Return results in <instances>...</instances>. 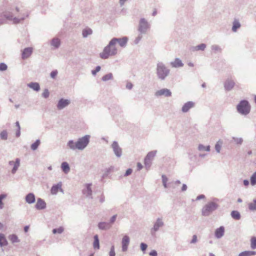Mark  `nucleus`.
I'll use <instances>...</instances> for the list:
<instances>
[{"mask_svg":"<svg viewBox=\"0 0 256 256\" xmlns=\"http://www.w3.org/2000/svg\"><path fill=\"white\" fill-rule=\"evenodd\" d=\"M241 26V24L238 19H234L232 22V31L236 32Z\"/></svg>","mask_w":256,"mask_h":256,"instance_id":"cd10ccee","label":"nucleus"},{"mask_svg":"<svg viewBox=\"0 0 256 256\" xmlns=\"http://www.w3.org/2000/svg\"><path fill=\"white\" fill-rule=\"evenodd\" d=\"M98 227L100 230H106L110 228L111 225L108 222H100L98 223Z\"/></svg>","mask_w":256,"mask_h":256,"instance_id":"aec40b11","label":"nucleus"},{"mask_svg":"<svg viewBox=\"0 0 256 256\" xmlns=\"http://www.w3.org/2000/svg\"><path fill=\"white\" fill-rule=\"evenodd\" d=\"M8 196V194L6 193H2L0 194V210H2L4 207V204L2 200L6 198Z\"/></svg>","mask_w":256,"mask_h":256,"instance_id":"e433bc0d","label":"nucleus"},{"mask_svg":"<svg viewBox=\"0 0 256 256\" xmlns=\"http://www.w3.org/2000/svg\"><path fill=\"white\" fill-rule=\"evenodd\" d=\"M8 244V242L4 235L3 234H0V246H6Z\"/></svg>","mask_w":256,"mask_h":256,"instance_id":"7c9ffc66","label":"nucleus"},{"mask_svg":"<svg viewBox=\"0 0 256 256\" xmlns=\"http://www.w3.org/2000/svg\"><path fill=\"white\" fill-rule=\"evenodd\" d=\"M137 167H138V170H140L142 168L143 166L140 162H138L137 164Z\"/></svg>","mask_w":256,"mask_h":256,"instance_id":"774afa93","label":"nucleus"},{"mask_svg":"<svg viewBox=\"0 0 256 256\" xmlns=\"http://www.w3.org/2000/svg\"><path fill=\"white\" fill-rule=\"evenodd\" d=\"M224 226H220V227L217 228L214 233L215 236L217 238H221L224 234Z\"/></svg>","mask_w":256,"mask_h":256,"instance_id":"393cba45","label":"nucleus"},{"mask_svg":"<svg viewBox=\"0 0 256 256\" xmlns=\"http://www.w3.org/2000/svg\"><path fill=\"white\" fill-rule=\"evenodd\" d=\"M150 28V24L144 18H140L139 20L138 28V32L142 34H146V32Z\"/></svg>","mask_w":256,"mask_h":256,"instance_id":"0eeeda50","label":"nucleus"},{"mask_svg":"<svg viewBox=\"0 0 256 256\" xmlns=\"http://www.w3.org/2000/svg\"><path fill=\"white\" fill-rule=\"evenodd\" d=\"M250 181V184H252V186L256 185V171L254 172L252 175Z\"/></svg>","mask_w":256,"mask_h":256,"instance_id":"37998d69","label":"nucleus"},{"mask_svg":"<svg viewBox=\"0 0 256 256\" xmlns=\"http://www.w3.org/2000/svg\"><path fill=\"white\" fill-rule=\"evenodd\" d=\"M162 184H163L165 188H166L168 187L167 182L168 181V178H167L166 176L164 174L162 175Z\"/></svg>","mask_w":256,"mask_h":256,"instance_id":"c03bdc74","label":"nucleus"},{"mask_svg":"<svg viewBox=\"0 0 256 256\" xmlns=\"http://www.w3.org/2000/svg\"><path fill=\"white\" fill-rule=\"evenodd\" d=\"M231 216L234 220H239L240 218V214L236 210H233L230 214Z\"/></svg>","mask_w":256,"mask_h":256,"instance_id":"473e14b6","label":"nucleus"},{"mask_svg":"<svg viewBox=\"0 0 256 256\" xmlns=\"http://www.w3.org/2000/svg\"><path fill=\"white\" fill-rule=\"evenodd\" d=\"M197 242V236L196 235H193L192 239L190 240V244H195Z\"/></svg>","mask_w":256,"mask_h":256,"instance_id":"052dcab7","label":"nucleus"},{"mask_svg":"<svg viewBox=\"0 0 256 256\" xmlns=\"http://www.w3.org/2000/svg\"><path fill=\"white\" fill-rule=\"evenodd\" d=\"M64 232V228L62 227H59L58 228H54L52 230V232L54 234H60Z\"/></svg>","mask_w":256,"mask_h":256,"instance_id":"de8ad7c7","label":"nucleus"},{"mask_svg":"<svg viewBox=\"0 0 256 256\" xmlns=\"http://www.w3.org/2000/svg\"><path fill=\"white\" fill-rule=\"evenodd\" d=\"M232 138L234 140V142L237 144H241L243 141L242 138H241L233 137Z\"/></svg>","mask_w":256,"mask_h":256,"instance_id":"8fccbe9b","label":"nucleus"},{"mask_svg":"<svg viewBox=\"0 0 256 256\" xmlns=\"http://www.w3.org/2000/svg\"><path fill=\"white\" fill-rule=\"evenodd\" d=\"M222 140H220L217 142L215 145V150L218 153H220V149L222 148Z\"/></svg>","mask_w":256,"mask_h":256,"instance_id":"ea45409f","label":"nucleus"},{"mask_svg":"<svg viewBox=\"0 0 256 256\" xmlns=\"http://www.w3.org/2000/svg\"><path fill=\"white\" fill-rule=\"evenodd\" d=\"M206 198V196L204 194H200L196 198V200H199L202 199H204Z\"/></svg>","mask_w":256,"mask_h":256,"instance_id":"0e129e2a","label":"nucleus"},{"mask_svg":"<svg viewBox=\"0 0 256 256\" xmlns=\"http://www.w3.org/2000/svg\"><path fill=\"white\" fill-rule=\"evenodd\" d=\"M8 66L4 62L0 63V71H5L8 69Z\"/></svg>","mask_w":256,"mask_h":256,"instance_id":"3c124183","label":"nucleus"},{"mask_svg":"<svg viewBox=\"0 0 256 256\" xmlns=\"http://www.w3.org/2000/svg\"><path fill=\"white\" fill-rule=\"evenodd\" d=\"M93 248L94 250L100 249V240L97 234L94 236Z\"/></svg>","mask_w":256,"mask_h":256,"instance_id":"c85d7f7f","label":"nucleus"},{"mask_svg":"<svg viewBox=\"0 0 256 256\" xmlns=\"http://www.w3.org/2000/svg\"><path fill=\"white\" fill-rule=\"evenodd\" d=\"M113 78L112 74L111 72H109L103 76L102 80L104 82H106L109 80H112Z\"/></svg>","mask_w":256,"mask_h":256,"instance_id":"58836bf2","label":"nucleus"},{"mask_svg":"<svg viewBox=\"0 0 256 256\" xmlns=\"http://www.w3.org/2000/svg\"><path fill=\"white\" fill-rule=\"evenodd\" d=\"M50 92L48 89L45 88L42 93V96L44 98H48Z\"/></svg>","mask_w":256,"mask_h":256,"instance_id":"09e8293b","label":"nucleus"},{"mask_svg":"<svg viewBox=\"0 0 256 256\" xmlns=\"http://www.w3.org/2000/svg\"><path fill=\"white\" fill-rule=\"evenodd\" d=\"M248 208L250 210H256V199L253 200V202L248 204Z\"/></svg>","mask_w":256,"mask_h":256,"instance_id":"a19ab883","label":"nucleus"},{"mask_svg":"<svg viewBox=\"0 0 256 256\" xmlns=\"http://www.w3.org/2000/svg\"><path fill=\"white\" fill-rule=\"evenodd\" d=\"M236 83L231 79H227L224 83V88L226 90L229 91L232 90L234 87Z\"/></svg>","mask_w":256,"mask_h":256,"instance_id":"f3484780","label":"nucleus"},{"mask_svg":"<svg viewBox=\"0 0 256 256\" xmlns=\"http://www.w3.org/2000/svg\"><path fill=\"white\" fill-rule=\"evenodd\" d=\"M133 87V84L130 82H128L126 83V88L128 89V90H131Z\"/></svg>","mask_w":256,"mask_h":256,"instance_id":"680f3d73","label":"nucleus"},{"mask_svg":"<svg viewBox=\"0 0 256 256\" xmlns=\"http://www.w3.org/2000/svg\"><path fill=\"white\" fill-rule=\"evenodd\" d=\"M142 37V34H140V33H139L138 36L136 38V39L134 40V44H138L140 42Z\"/></svg>","mask_w":256,"mask_h":256,"instance_id":"864d4df0","label":"nucleus"},{"mask_svg":"<svg viewBox=\"0 0 256 256\" xmlns=\"http://www.w3.org/2000/svg\"><path fill=\"white\" fill-rule=\"evenodd\" d=\"M61 168L65 174H68L70 170V166L66 162H63L62 163Z\"/></svg>","mask_w":256,"mask_h":256,"instance_id":"c756f323","label":"nucleus"},{"mask_svg":"<svg viewBox=\"0 0 256 256\" xmlns=\"http://www.w3.org/2000/svg\"><path fill=\"white\" fill-rule=\"evenodd\" d=\"M9 164L10 166H13V168L11 170V172L12 174H14L18 170V167L20 166V159L19 158H16V159L15 162L10 161L9 162Z\"/></svg>","mask_w":256,"mask_h":256,"instance_id":"4468645a","label":"nucleus"},{"mask_svg":"<svg viewBox=\"0 0 256 256\" xmlns=\"http://www.w3.org/2000/svg\"><path fill=\"white\" fill-rule=\"evenodd\" d=\"M148 248V245L146 243H141L140 244V248L144 253L146 250Z\"/></svg>","mask_w":256,"mask_h":256,"instance_id":"603ef678","label":"nucleus"},{"mask_svg":"<svg viewBox=\"0 0 256 256\" xmlns=\"http://www.w3.org/2000/svg\"><path fill=\"white\" fill-rule=\"evenodd\" d=\"M116 217L117 214H114L110 218L109 222H110V224L112 225V224L116 220Z\"/></svg>","mask_w":256,"mask_h":256,"instance_id":"13d9d810","label":"nucleus"},{"mask_svg":"<svg viewBox=\"0 0 256 256\" xmlns=\"http://www.w3.org/2000/svg\"><path fill=\"white\" fill-rule=\"evenodd\" d=\"M154 96L157 98L161 96L170 97L172 96V91L168 88H163L156 90L155 92Z\"/></svg>","mask_w":256,"mask_h":256,"instance_id":"9b49d317","label":"nucleus"},{"mask_svg":"<svg viewBox=\"0 0 256 256\" xmlns=\"http://www.w3.org/2000/svg\"><path fill=\"white\" fill-rule=\"evenodd\" d=\"M58 71L57 70H54L52 71L50 73V78L53 79H54L56 78V76L58 75Z\"/></svg>","mask_w":256,"mask_h":256,"instance_id":"5fc2aeb1","label":"nucleus"},{"mask_svg":"<svg viewBox=\"0 0 256 256\" xmlns=\"http://www.w3.org/2000/svg\"><path fill=\"white\" fill-rule=\"evenodd\" d=\"M206 48V45L204 44V43H202L201 44L196 46H192L190 48V50L192 52L195 51H198V50H202L204 51V49Z\"/></svg>","mask_w":256,"mask_h":256,"instance_id":"bb28decb","label":"nucleus"},{"mask_svg":"<svg viewBox=\"0 0 256 256\" xmlns=\"http://www.w3.org/2000/svg\"><path fill=\"white\" fill-rule=\"evenodd\" d=\"M90 138V136L86 134L78 138L76 142H74V140H70L68 142L67 146L72 150H76V149L83 150L88 146Z\"/></svg>","mask_w":256,"mask_h":256,"instance_id":"f03ea898","label":"nucleus"},{"mask_svg":"<svg viewBox=\"0 0 256 256\" xmlns=\"http://www.w3.org/2000/svg\"><path fill=\"white\" fill-rule=\"evenodd\" d=\"M251 248L254 250L256 248V237L253 236L251 238Z\"/></svg>","mask_w":256,"mask_h":256,"instance_id":"49530a36","label":"nucleus"},{"mask_svg":"<svg viewBox=\"0 0 256 256\" xmlns=\"http://www.w3.org/2000/svg\"><path fill=\"white\" fill-rule=\"evenodd\" d=\"M60 44V41L58 38H54L50 41V46L53 47L52 48L53 50L58 48Z\"/></svg>","mask_w":256,"mask_h":256,"instance_id":"5701e85b","label":"nucleus"},{"mask_svg":"<svg viewBox=\"0 0 256 256\" xmlns=\"http://www.w3.org/2000/svg\"><path fill=\"white\" fill-rule=\"evenodd\" d=\"M21 16H14V14L10 12H6L3 13V16L8 20H11L14 24H18L24 21L26 18L28 16V13L20 14Z\"/></svg>","mask_w":256,"mask_h":256,"instance_id":"20e7f679","label":"nucleus"},{"mask_svg":"<svg viewBox=\"0 0 256 256\" xmlns=\"http://www.w3.org/2000/svg\"><path fill=\"white\" fill-rule=\"evenodd\" d=\"M198 150L200 151H206L209 152L210 150V146H203V144H200L198 146Z\"/></svg>","mask_w":256,"mask_h":256,"instance_id":"79ce46f5","label":"nucleus"},{"mask_svg":"<svg viewBox=\"0 0 256 256\" xmlns=\"http://www.w3.org/2000/svg\"><path fill=\"white\" fill-rule=\"evenodd\" d=\"M113 169L112 166H110L108 168H106V172L108 174Z\"/></svg>","mask_w":256,"mask_h":256,"instance_id":"338daca9","label":"nucleus"},{"mask_svg":"<svg viewBox=\"0 0 256 256\" xmlns=\"http://www.w3.org/2000/svg\"><path fill=\"white\" fill-rule=\"evenodd\" d=\"M40 140H39V139L36 140L34 143L32 144V145L30 146V148L32 150H36L38 149V148L40 146Z\"/></svg>","mask_w":256,"mask_h":256,"instance_id":"4c0bfd02","label":"nucleus"},{"mask_svg":"<svg viewBox=\"0 0 256 256\" xmlns=\"http://www.w3.org/2000/svg\"><path fill=\"white\" fill-rule=\"evenodd\" d=\"M46 202L43 199L38 198L37 199L36 203L35 204V208L37 210H44V208H46Z\"/></svg>","mask_w":256,"mask_h":256,"instance_id":"a211bd4d","label":"nucleus"},{"mask_svg":"<svg viewBox=\"0 0 256 256\" xmlns=\"http://www.w3.org/2000/svg\"><path fill=\"white\" fill-rule=\"evenodd\" d=\"M170 65L172 68H178L182 67L184 64L180 58H176L173 62H170Z\"/></svg>","mask_w":256,"mask_h":256,"instance_id":"412c9836","label":"nucleus"},{"mask_svg":"<svg viewBox=\"0 0 256 256\" xmlns=\"http://www.w3.org/2000/svg\"><path fill=\"white\" fill-rule=\"evenodd\" d=\"M101 69V67L99 66H96L94 70H93L91 71V72H92V74L94 76Z\"/></svg>","mask_w":256,"mask_h":256,"instance_id":"6e6d98bb","label":"nucleus"},{"mask_svg":"<svg viewBox=\"0 0 256 256\" xmlns=\"http://www.w3.org/2000/svg\"><path fill=\"white\" fill-rule=\"evenodd\" d=\"M33 49L31 47L25 48L22 52V60H26L32 53Z\"/></svg>","mask_w":256,"mask_h":256,"instance_id":"dca6fc26","label":"nucleus"},{"mask_svg":"<svg viewBox=\"0 0 256 256\" xmlns=\"http://www.w3.org/2000/svg\"><path fill=\"white\" fill-rule=\"evenodd\" d=\"M170 70L162 62L156 64V76L158 80L164 81L170 74Z\"/></svg>","mask_w":256,"mask_h":256,"instance_id":"7ed1b4c3","label":"nucleus"},{"mask_svg":"<svg viewBox=\"0 0 256 256\" xmlns=\"http://www.w3.org/2000/svg\"><path fill=\"white\" fill-rule=\"evenodd\" d=\"M156 154V150L150 152L148 153L144 158V164L146 168L148 169L150 168L152 161Z\"/></svg>","mask_w":256,"mask_h":256,"instance_id":"6e6552de","label":"nucleus"},{"mask_svg":"<svg viewBox=\"0 0 256 256\" xmlns=\"http://www.w3.org/2000/svg\"><path fill=\"white\" fill-rule=\"evenodd\" d=\"M8 238L12 244H14V242H18L20 241L18 236L15 234L9 235Z\"/></svg>","mask_w":256,"mask_h":256,"instance_id":"c9c22d12","label":"nucleus"},{"mask_svg":"<svg viewBox=\"0 0 256 256\" xmlns=\"http://www.w3.org/2000/svg\"><path fill=\"white\" fill-rule=\"evenodd\" d=\"M128 38L126 36L122 38H113L108 43L103 51L100 54V56L102 60H106L110 56H115L118 53V49L116 47V44L122 48H124L127 44Z\"/></svg>","mask_w":256,"mask_h":256,"instance_id":"f257e3e1","label":"nucleus"},{"mask_svg":"<svg viewBox=\"0 0 256 256\" xmlns=\"http://www.w3.org/2000/svg\"><path fill=\"white\" fill-rule=\"evenodd\" d=\"M70 103V101L68 99H64L62 98L59 100L57 104V108L58 110H63L64 108L68 106Z\"/></svg>","mask_w":256,"mask_h":256,"instance_id":"f8f14e48","label":"nucleus"},{"mask_svg":"<svg viewBox=\"0 0 256 256\" xmlns=\"http://www.w3.org/2000/svg\"><path fill=\"white\" fill-rule=\"evenodd\" d=\"M92 184H86V188L82 190V193L87 198H92Z\"/></svg>","mask_w":256,"mask_h":256,"instance_id":"2eb2a0df","label":"nucleus"},{"mask_svg":"<svg viewBox=\"0 0 256 256\" xmlns=\"http://www.w3.org/2000/svg\"><path fill=\"white\" fill-rule=\"evenodd\" d=\"M250 105L247 100H240L236 106L238 113L242 116H246L250 112Z\"/></svg>","mask_w":256,"mask_h":256,"instance_id":"39448f33","label":"nucleus"},{"mask_svg":"<svg viewBox=\"0 0 256 256\" xmlns=\"http://www.w3.org/2000/svg\"><path fill=\"white\" fill-rule=\"evenodd\" d=\"M92 34V30L90 28H85L82 30V35L84 38H86Z\"/></svg>","mask_w":256,"mask_h":256,"instance_id":"72a5a7b5","label":"nucleus"},{"mask_svg":"<svg viewBox=\"0 0 256 256\" xmlns=\"http://www.w3.org/2000/svg\"><path fill=\"white\" fill-rule=\"evenodd\" d=\"M116 252L114 251V246H112L110 248V252H109V256H115Z\"/></svg>","mask_w":256,"mask_h":256,"instance_id":"4d7b16f0","label":"nucleus"},{"mask_svg":"<svg viewBox=\"0 0 256 256\" xmlns=\"http://www.w3.org/2000/svg\"><path fill=\"white\" fill-rule=\"evenodd\" d=\"M219 205L214 202H210L203 206L202 209V214L204 216H210L216 210Z\"/></svg>","mask_w":256,"mask_h":256,"instance_id":"423d86ee","label":"nucleus"},{"mask_svg":"<svg viewBox=\"0 0 256 256\" xmlns=\"http://www.w3.org/2000/svg\"><path fill=\"white\" fill-rule=\"evenodd\" d=\"M194 102L192 101H189L186 103H185L182 108V110L183 112L186 113L188 112L190 108L194 107Z\"/></svg>","mask_w":256,"mask_h":256,"instance_id":"6ab92c4d","label":"nucleus"},{"mask_svg":"<svg viewBox=\"0 0 256 256\" xmlns=\"http://www.w3.org/2000/svg\"><path fill=\"white\" fill-rule=\"evenodd\" d=\"M25 200L28 204H32L36 202V196L33 193H28L26 196Z\"/></svg>","mask_w":256,"mask_h":256,"instance_id":"b1692460","label":"nucleus"},{"mask_svg":"<svg viewBox=\"0 0 256 256\" xmlns=\"http://www.w3.org/2000/svg\"><path fill=\"white\" fill-rule=\"evenodd\" d=\"M61 182H59L56 184L53 185L50 189V193L53 195H55L57 194L59 190L62 192V190L61 188Z\"/></svg>","mask_w":256,"mask_h":256,"instance_id":"4be33fe9","label":"nucleus"},{"mask_svg":"<svg viewBox=\"0 0 256 256\" xmlns=\"http://www.w3.org/2000/svg\"><path fill=\"white\" fill-rule=\"evenodd\" d=\"M132 172V170L130 168L127 169L124 174V176H128Z\"/></svg>","mask_w":256,"mask_h":256,"instance_id":"bf43d9fd","label":"nucleus"},{"mask_svg":"<svg viewBox=\"0 0 256 256\" xmlns=\"http://www.w3.org/2000/svg\"><path fill=\"white\" fill-rule=\"evenodd\" d=\"M0 138L1 139L6 140L8 139V132L6 130L2 131L0 134Z\"/></svg>","mask_w":256,"mask_h":256,"instance_id":"a18cd8bd","label":"nucleus"},{"mask_svg":"<svg viewBox=\"0 0 256 256\" xmlns=\"http://www.w3.org/2000/svg\"><path fill=\"white\" fill-rule=\"evenodd\" d=\"M130 242V238L127 235H124L122 239V251L125 252L128 250Z\"/></svg>","mask_w":256,"mask_h":256,"instance_id":"ddd939ff","label":"nucleus"},{"mask_svg":"<svg viewBox=\"0 0 256 256\" xmlns=\"http://www.w3.org/2000/svg\"><path fill=\"white\" fill-rule=\"evenodd\" d=\"M111 148L116 157L120 158L122 156V148L120 147L117 141L114 140L112 142Z\"/></svg>","mask_w":256,"mask_h":256,"instance_id":"9d476101","label":"nucleus"},{"mask_svg":"<svg viewBox=\"0 0 256 256\" xmlns=\"http://www.w3.org/2000/svg\"><path fill=\"white\" fill-rule=\"evenodd\" d=\"M256 254V252L255 251L246 250L240 252L238 254V256H251L255 255Z\"/></svg>","mask_w":256,"mask_h":256,"instance_id":"2f4dec72","label":"nucleus"},{"mask_svg":"<svg viewBox=\"0 0 256 256\" xmlns=\"http://www.w3.org/2000/svg\"><path fill=\"white\" fill-rule=\"evenodd\" d=\"M27 86L28 88L32 89L33 90L36 91V92L39 91L40 89V84L36 82H30L27 84Z\"/></svg>","mask_w":256,"mask_h":256,"instance_id":"a878e982","label":"nucleus"},{"mask_svg":"<svg viewBox=\"0 0 256 256\" xmlns=\"http://www.w3.org/2000/svg\"><path fill=\"white\" fill-rule=\"evenodd\" d=\"M210 48H211V50L214 53H220L222 51V48L218 45H216V44L212 45L211 46Z\"/></svg>","mask_w":256,"mask_h":256,"instance_id":"f704fd0d","label":"nucleus"},{"mask_svg":"<svg viewBox=\"0 0 256 256\" xmlns=\"http://www.w3.org/2000/svg\"><path fill=\"white\" fill-rule=\"evenodd\" d=\"M149 254L150 256H157L158 254H157L156 250H152L150 252Z\"/></svg>","mask_w":256,"mask_h":256,"instance_id":"e2e57ef3","label":"nucleus"},{"mask_svg":"<svg viewBox=\"0 0 256 256\" xmlns=\"http://www.w3.org/2000/svg\"><path fill=\"white\" fill-rule=\"evenodd\" d=\"M164 226V222L162 218H157L155 221L153 228L150 229V234L152 236H154L156 232L159 229L162 228Z\"/></svg>","mask_w":256,"mask_h":256,"instance_id":"1a4fd4ad","label":"nucleus"},{"mask_svg":"<svg viewBox=\"0 0 256 256\" xmlns=\"http://www.w3.org/2000/svg\"><path fill=\"white\" fill-rule=\"evenodd\" d=\"M20 135V128H17L16 132V137L18 138Z\"/></svg>","mask_w":256,"mask_h":256,"instance_id":"69168bd1","label":"nucleus"}]
</instances>
